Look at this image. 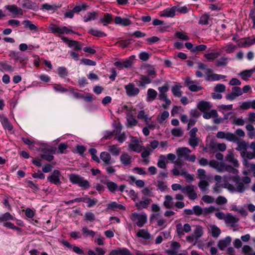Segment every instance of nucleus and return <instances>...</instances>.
<instances>
[{"mask_svg": "<svg viewBox=\"0 0 255 255\" xmlns=\"http://www.w3.org/2000/svg\"><path fill=\"white\" fill-rule=\"evenodd\" d=\"M69 180L72 184H77L83 189H87L90 187L89 182L78 174H71L69 175Z\"/></svg>", "mask_w": 255, "mask_h": 255, "instance_id": "1", "label": "nucleus"}, {"mask_svg": "<svg viewBox=\"0 0 255 255\" xmlns=\"http://www.w3.org/2000/svg\"><path fill=\"white\" fill-rule=\"evenodd\" d=\"M62 176L61 172L57 169H55L51 174L47 176V180L51 183L57 186L60 185L62 182L60 181V177Z\"/></svg>", "mask_w": 255, "mask_h": 255, "instance_id": "2", "label": "nucleus"}, {"mask_svg": "<svg viewBox=\"0 0 255 255\" xmlns=\"http://www.w3.org/2000/svg\"><path fill=\"white\" fill-rule=\"evenodd\" d=\"M182 193L187 195L188 198L191 200H194L197 198V193L195 191V186L193 185H188L184 186Z\"/></svg>", "mask_w": 255, "mask_h": 255, "instance_id": "3", "label": "nucleus"}, {"mask_svg": "<svg viewBox=\"0 0 255 255\" xmlns=\"http://www.w3.org/2000/svg\"><path fill=\"white\" fill-rule=\"evenodd\" d=\"M125 89L126 90L127 95L129 97L136 96L139 93V89L135 87L134 84L133 83H129L128 85L125 86Z\"/></svg>", "mask_w": 255, "mask_h": 255, "instance_id": "4", "label": "nucleus"}, {"mask_svg": "<svg viewBox=\"0 0 255 255\" xmlns=\"http://www.w3.org/2000/svg\"><path fill=\"white\" fill-rule=\"evenodd\" d=\"M196 83V81L192 80L189 77H187L185 81V86L188 87L191 92H198L203 89L202 87L197 86Z\"/></svg>", "mask_w": 255, "mask_h": 255, "instance_id": "5", "label": "nucleus"}, {"mask_svg": "<svg viewBox=\"0 0 255 255\" xmlns=\"http://www.w3.org/2000/svg\"><path fill=\"white\" fill-rule=\"evenodd\" d=\"M42 151L43 152V154L40 155L41 158L49 162L53 160L54 156L52 154L55 153V150L54 149L44 148L42 149Z\"/></svg>", "mask_w": 255, "mask_h": 255, "instance_id": "6", "label": "nucleus"}, {"mask_svg": "<svg viewBox=\"0 0 255 255\" xmlns=\"http://www.w3.org/2000/svg\"><path fill=\"white\" fill-rule=\"evenodd\" d=\"M132 216L134 219L137 220L136 225L138 227H142L146 223L147 218L145 215H139L136 213L132 214Z\"/></svg>", "mask_w": 255, "mask_h": 255, "instance_id": "7", "label": "nucleus"}, {"mask_svg": "<svg viewBox=\"0 0 255 255\" xmlns=\"http://www.w3.org/2000/svg\"><path fill=\"white\" fill-rule=\"evenodd\" d=\"M120 159L121 163L124 166L131 165L132 162V157L126 152L122 153L120 157Z\"/></svg>", "mask_w": 255, "mask_h": 255, "instance_id": "8", "label": "nucleus"}, {"mask_svg": "<svg viewBox=\"0 0 255 255\" xmlns=\"http://www.w3.org/2000/svg\"><path fill=\"white\" fill-rule=\"evenodd\" d=\"M191 152L188 147H179L176 149V154L179 159H186L188 154Z\"/></svg>", "mask_w": 255, "mask_h": 255, "instance_id": "9", "label": "nucleus"}, {"mask_svg": "<svg viewBox=\"0 0 255 255\" xmlns=\"http://www.w3.org/2000/svg\"><path fill=\"white\" fill-rule=\"evenodd\" d=\"M114 22L116 24H119L123 26H128L132 23L129 18H122L120 16H116Z\"/></svg>", "mask_w": 255, "mask_h": 255, "instance_id": "10", "label": "nucleus"}, {"mask_svg": "<svg viewBox=\"0 0 255 255\" xmlns=\"http://www.w3.org/2000/svg\"><path fill=\"white\" fill-rule=\"evenodd\" d=\"M5 7L13 14L22 15L23 14L22 9L15 4L7 5L5 6Z\"/></svg>", "mask_w": 255, "mask_h": 255, "instance_id": "11", "label": "nucleus"}, {"mask_svg": "<svg viewBox=\"0 0 255 255\" xmlns=\"http://www.w3.org/2000/svg\"><path fill=\"white\" fill-rule=\"evenodd\" d=\"M176 8L177 7L175 6L170 8H167L161 12L160 16L163 17H173L175 15Z\"/></svg>", "mask_w": 255, "mask_h": 255, "instance_id": "12", "label": "nucleus"}, {"mask_svg": "<svg viewBox=\"0 0 255 255\" xmlns=\"http://www.w3.org/2000/svg\"><path fill=\"white\" fill-rule=\"evenodd\" d=\"M101 182L106 185L109 191L112 193H115L118 190V185L115 182L107 180L105 181H101Z\"/></svg>", "mask_w": 255, "mask_h": 255, "instance_id": "13", "label": "nucleus"}, {"mask_svg": "<svg viewBox=\"0 0 255 255\" xmlns=\"http://www.w3.org/2000/svg\"><path fill=\"white\" fill-rule=\"evenodd\" d=\"M142 199L143 200L135 204V206L137 207L138 210H141L143 208H147L148 205L152 201L151 199H147L145 197H142Z\"/></svg>", "mask_w": 255, "mask_h": 255, "instance_id": "14", "label": "nucleus"}, {"mask_svg": "<svg viewBox=\"0 0 255 255\" xmlns=\"http://www.w3.org/2000/svg\"><path fill=\"white\" fill-rule=\"evenodd\" d=\"M180 247V244L179 243L176 242H172L171 245L170 249L166 250L165 253L170 255H176Z\"/></svg>", "mask_w": 255, "mask_h": 255, "instance_id": "15", "label": "nucleus"}, {"mask_svg": "<svg viewBox=\"0 0 255 255\" xmlns=\"http://www.w3.org/2000/svg\"><path fill=\"white\" fill-rule=\"evenodd\" d=\"M231 241V238L229 236H228L225 239L220 240L218 242V246L221 250L223 251L227 246L230 244Z\"/></svg>", "mask_w": 255, "mask_h": 255, "instance_id": "16", "label": "nucleus"}, {"mask_svg": "<svg viewBox=\"0 0 255 255\" xmlns=\"http://www.w3.org/2000/svg\"><path fill=\"white\" fill-rule=\"evenodd\" d=\"M139 81H136L137 85L141 87H145V85L151 83L152 80L147 76L141 75L139 77Z\"/></svg>", "mask_w": 255, "mask_h": 255, "instance_id": "17", "label": "nucleus"}, {"mask_svg": "<svg viewBox=\"0 0 255 255\" xmlns=\"http://www.w3.org/2000/svg\"><path fill=\"white\" fill-rule=\"evenodd\" d=\"M157 96V92L153 89H148L147 91L146 102H151L154 100Z\"/></svg>", "mask_w": 255, "mask_h": 255, "instance_id": "18", "label": "nucleus"}, {"mask_svg": "<svg viewBox=\"0 0 255 255\" xmlns=\"http://www.w3.org/2000/svg\"><path fill=\"white\" fill-rule=\"evenodd\" d=\"M108 210L116 211L117 209L125 210L126 207L122 204H118L116 202H112L107 205Z\"/></svg>", "mask_w": 255, "mask_h": 255, "instance_id": "19", "label": "nucleus"}, {"mask_svg": "<svg viewBox=\"0 0 255 255\" xmlns=\"http://www.w3.org/2000/svg\"><path fill=\"white\" fill-rule=\"evenodd\" d=\"M211 106L209 102L202 101L197 105V108L202 112L210 109Z\"/></svg>", "mask_w": 255, "mask_h": 255, "instance_id": "20", "label": "nucleus"}, {"mask_svg": "<svg viewBox=\"0 0 255 255\" xmlns=\"http://www.w3.org/2000/svg\"><path fill=\"white\" fill-rule=\"evenodd\" d=\"M235 143H237L238 144V147L236 148V149L239 151L243 150V152L241 154H245V151L246 150L248 146L247 143L245 141L241 140L240 138H239L238 141H236Z\"/></svg>", "mask_w": 255, "mask_h": 255, "instance_id": "21", "label": "nucleus"}, {"mask_svg": "<svg viewBox=\"0 0 255 255\" xmlns=\"http://www.w3.org/2000/svg\"><path fill=\"white\" fill-rule=\"evenodd\" d=\"M21 5L24 8L33 10H35L36 7L35 3L30 0H23Z\"/></svg>", "mask_w": 255, "mask_h": 255, "instance_id": "22", "label": "nucleus"}, {"mask_svg": "<svg viewBox=\"0 0 255 255\" xmlns=\"http://www.w3.org/2000/svg\"><path fill=\"white\" fill-rule=\"evenodd\" d=\"M100 158L102 161L104 162L105 164L109 165L111 163V156L108 152L105 151L101 152L100 154Z\"/></svg>", "mask_w": 255, "mask_h": 255, "instance_id": "23", "label": "nucleus"}, {"mask_svg": "<svg viewBox=\"0 0 255 255\" xmlns=\"http://www.w3.org/2000/svg\"><path fill=\"white\" fill-rule=\"evenodd\" d=\"M181 86L179 83H177L171 88V91L173 94L177 97H180L182 96V92L180 90Z\"/></svg>", "mask_w": 255, "mask_h": 255, "instance_id": "24", "label": "nucleus"}, {"mask_svg": "<svg viewBox=\"0 0 255 255\" xmlns=\"http://www.w3.org/2000/svg\"><path fill=\"white\" fill-rule=\"evenodd\" d=\"M97 13L96 11L88 12L84 16V21L87 22L88 21L95 20L97 19Z\"/></svg>", "mask_w": 255, "mask_h": 255, "instance_id": "25", "label": "nucleus"}, {"mask_svg": "<svg viewBox=\"0 0 255 255\" xmlns=\"http://www.w3.org/2000/svg\"><path fill=\"white\" fill-rule=\"evenodd\" d=\"M95 252L90 250L88 251V255H104L106 253L105 250L103 248L97 247L95 248Z\"/></svg>", "mask_w": 255, "mask_h": 255, "instance_id": "26", "label": "nucleus"}, {"mask_svg": "<svg viewBox=\"0 0 255 255\" xmlns=\"http://www.w3.org/2000/svg\"><path fill=\"white\" fill-rule=\"evenodd\" d=\"M49 29L54 34H63L64 32L62 30V27H60L59 26L52 24L49 26Z\"/></svg>", "mask_w": 255, "mask_h": 255, "instance_id": "27", "label": "nucleus"}, {"mask_svg": "<svg viewBox=\"0 0 255 255\" xmlns=\"http://www.w3.org/2000/svg\"><path fill=\"white\" fill-rule=\"evenodd\" d=\"M136 236L138 237L142 238L145 240H148L150 238V234L144 229H140L136 233Z\"/></svg>", "mask_w": 255, "mask_h": 255, "instance_id": "28", "label": "nucleus"}, {"mask_svg": "<svg viewBox=\"0 0 255 255\" xmlns=\"http://www.w3.org/2000/svg\"><path fill=\"white\" fill-rule=\"evenodd\" d=\"M1 123L3 127L8 130L11 131L12 130L13 126L6 117H3L1 120Z\"/></svg>", "mask_w": 255, "mask_h": 255, "instance_id": "29", "label": "nucleus"}, {"mask_svg": "<svg viewBox=\"0 0 255 255\" xmlns=\"http://www.w3.org/2000/svg\"><path fill=\"white\" fill-rule=\"evenodd\" d=\"M218 116V114L216 110H212L210 112H204L203 117L205 119H209L212 117L216 118Z\"/></svg>", "mask_w": 255, "mask_h": 255, "instance_id": "30", "label": "nucleus"}, {"mask_svg": "<svg viewBox=\"0 0 255 255\" xmlns=\"http://www.w3.org/2000/svg\"><path fill=\"white\" fill-rule=\"evenodd\" d=\"M209 14L207 13H205L201 16L198 23L202 25H208L209 24Z\"/></svg>", "mask_w": 255, "mask_h": 255, "instance_id": "31", "label": "nucleus"}, {"mask_svg": "<svg viewBox=\"0 0 255 255\" xmlns=\"http://www.w3.org/2000/svg\"><path fill=\"white\" fill-rule=\"evenodd\" d=\"M112 19V15L110 13L104 14V17L100 19V22L103 23L104 26H107L111 22Z\"/></svg>", "mask_w": 255, "mask_h": 255, "instance_id": "32", "label": "nucleus"}, {"mask_svg": "<svg viewBox=\"0 0 255 255\" xmlns=\"http://www.w3.org/2000/svg\"><path fill=\"white\" fill-rule=\"evenodd\" d=\"M221 55V52H211L206 53L204 54V57L207 59L208 61H213L216 58L218 57Z\"/></svg>", "mask_w": 255, "mask_h": 255, "instance_id": "33", "label": "nucleus"}, {"mask_svg": "<svg viewBox=\"0 0 255 255\" xmlns=\"http://www.w3.org/2000/svg\"><path fill=\"white\" fill-rule=\"evenodd\" d=\"M226 159L228 161L233 163L234 166L238 167V162L237 160L234 159V155L233 152L229 151L228 154L226 156Z\"/></svg>", "mask_w": 255, "mask_h": 255, "instance_id": "34", "label": "nucleus"}, {"mask_svg": "<svg viewBox=\"0 0 255 255\" xmlns=\"http://www.w3.org/2000/svg\"><path fill=\"white\" fill-rule=\"evenodd\" d=\"M109 151L115 156H118L121 152V148L118 147L117 145H112L109 146Z\"/></svg>", "mask_w": 255, "mask_h": 255, "instance_id": "35", "label": "nucleus"}, {"mask_svg": "<svg viewBox=\"0 0 255 255\" xmlns=\"http://www.w3.org/2000/svg\"><path fill=\"white\" fill-rule=\"evenodd\" d=\"M88 33L94 36L98 37H103L106 36V34L104 32L100 31L99 30L94 29L93 28H91L89 30Z\"/></svg>", "mask_w": 255, "mask_h": 255, "instance_id": "36", "label": "nucleus"}, {"mask_svg": "<svg viewBox=\"0 0 255 255\" xmlns=\"http://www.w3.org/2000/svg\"><path fill=\"white\" fill-rule=\"evenodd\" d=\"M203 234V228L201 226H197L193 234V237L195 239H198Z\"/></svg>", "mask_w": 255, "mask_h": 255, "instance_id": "37", "label": "nucleus"}, {"mask_svg": "<svg viewBox=\"0 0 255 255\" xmlns=\"http://www.w3.org/2000/svg\"><path fill=\"white\" fill-rule=\"evenodd\" d=\"M166 160V158L165 155H160L159 157V159L157 162V166L158 167L165 169L166 168V164L165 162V160Z\"/></svg>", "mask_w": 255, "mask_h": 255, "instance_id": "38", "label": "nucleus"}, {"mask_svg": "<svg viewBox=\"0 0 255 255\" xmlns=\"http://www.w3.org/2000/svg\"><path fill=\"white\" fill-rule=\"evenodd\" d=\"M165 200L163 203L164 206L166 208L170 209L173 206V198L170 195H166L165 197Z\"/></svg>", "mask_w": 255, "mask_h": 255, "instance_id": "39", "label": "nucleus"}, {"mask_svg": "<svg viewBox=\"0 0 255 255\" xmlns=\"http://www.w3.org/2000/svg\"><path fill=\"white\" fill-rule=\"evenodd\" d=\"M228 57H223L216 60V66L218 67L221 66H226L228 64Z\"/></svg>", "mask_w": 255, "mask_h": 255, "instance_id": "40", "label": "nucleus"}, {"mask_svg": "<svg viewBox=\"0 0 255 255\" xmlns=\"http://www.w3.org/2000/svg\"><path fill=\"white\" fill-rule=\"evenodd\" d=\"M83 235L85 237H93L95 236V232L92 230H90L87 227H83L82 229Z\"/></svg>", "mask_w": 255, "mask_h": 255, "instance_id": "41", "label": "nucleus"}, {"mask_svg": "<svg viewBox=\"0 0 255 255\" xmlns=\"http://www.w3.org/2000/svg\"><path fill=\"white\" fill-rule=\"evenodd\" d=\"M238 219L233 216L231 214H228L225 221L227 223L232 224V227L235 226L234 224L238 222Z\"/></svg>", "mask_w": 255, "mask_h": 255, "instance_id": "42", "label": "nucleus"}, {"mask_svg": "<svg viewBox=\"0 0 255 255\" xmlns=\"http://www.w3.org/2000/svg\"><path fill=\"white\" fill-rule=\"evenodd\" d=\"M225 139L229 141L236 142L238 141L239 137L233 133L227 132H226Z\"/></svg>", "mask_w": 255, "mask_h": 255, "instance_id": "43", "label": "nucleus"}, {"mask_svg": "<svg viewBox=\"0 0 255 255\" xmlns=\"http://www.w3.org/2000/svg\"><path fill=\"white\" fill-rule=\"evenodd\" d=\"M209 183L205 180L201 179L198 183V186L202 192H205L207 190Z\"/></svg>", "mask_w": 255, "mask_h": 255, "instance_id": "44", "label": "nucleus"}, {"mask_svg": "<svg viewBox=\"0 0 255 255\" xmlns=\"http://www.w3.org/2000/svg\"><path fill=\"white\" fill-rule=\"evenodd\" d=\"M61 39L64 42L67 43L69 47H72L78 44L79 42L77 41L74 40H70L67 37L65 36H60Z\"/></svg>", "mask_w": 255, "mask_h": 255, "instance_id": "45", "label": "nucleus"}, {"mask_svg": "<svg viewBox=\"0 0 255 255\" xmlns=\"http://www.w3.org/2000/svg\"><path fill=\"white\" fill-rule=\"evenodd\" d=\"M58 75L61 78H65L68 74V72L66 68L64 67H59L57 69Z\"/></svg>", "mask_w": 255, "mask_h": 255, "instance_id": "46", "label": "nucleus"}, {"mask_svg": "<svg viewBox=\"0 0 255 255\" xmlns=\"http://www.w3.org/2000/svg\"><path fill=\"white\" fill-rule=\"evenodd\" d=\"M23 24L24 25L25 28H28L30 30H36L37 29V26L32 24L31 21L29 20H24Z\"/></svg>", "mask_w": 255, "mask_h": 255, "instance_id": "47", "label": "nucleus"}, {"mask_svg": "<svg viewBox=\"0 0 255 255\" xmlns=\"http://www.w3.org/2000/svg\"><path fill=\"white\" fill-rule=\"evenodd\" d=\"M193 214L197 216H201L203 214V208L199 205H195L193 207Z\"/></svg>", "mask_w": 255, "mask_h": 255, "instance_id": "48", "label": "nucleus"}, {"mask_svg": "<svg viewBox=\"0 0 255 255\" xmlns=\"http://www.w3.org/2000/svg\"><path fill=\"white\" fill-rule=\"evenodd\" d=\"M132 142H135L136 143L135 144H131L130 143L128 145V146L130 148H131L132 150L136 151L137 152H139L141 151V147L140 146L139 144L138 143V141L137 140L133 141L132 140Z\"/></svg>", "mask_w": 255, "mask_h": 255, "instance_id": "49", "label": "nucleus"}, {"mask_svg": "<svg viewBox=\"0 0 255 255\" xmlns=\"http://www.w3.org/2000/svg\"><path fill=\"white\" fill-rule=\"evenodd\" d=\"M211 234L213 237L217 238L221 234V230L216 226L214 225L211 228Z\"/></svg>", "mask_w": 255, "mask_h": 255, "instance_id": "50", "label": "nucleus"}, {"mask_svg": "<svg viewBox=\"0 0 255 255\" xmlns=\"http://www.w3.org/2000/svg\"><path fill=\"white\" fill-rule=\"evenodd\" d=\"M199 139L197 137H190L189 139L188 143L189 144L193 147H195L197 146L199 144Z\"/></svg>", "mask_w": 255, "mask_h": 255, "instance_id": "51", "label": "nucleus"}, {"mask_svg": "<svg viewBox=\"0 0 255 255\" xmlns=\"http://www.w3.org/2000/svg\"><path fill=\"white\" fill-rule=\"evenodd\" d=\"M119 255H132L130 251L126 248H118Z\"/></svg>", "mask_w": 255, "mask_h": 255, "instance_id": "52", "label": "nucleus"}, {"mask_svg": "<svg viewBox=\"0 0 255 255\" xmlns=\"http://www.w3.org/2000/svg\"><path fill=\"white\" fill-rule=\"evenodd\" d=\"M123 63L124 68H129L133 65V58L131 57H130L128 58L125 59Z\"/></svg>", "mask_w": 255, "mask_h": 255, "instance_id": "53", "label": "nucleus"}, {"mask_svg": "<svg viewBox=\"0 0 255 255\" xmlns=\"http://www.w3.org/2000/svg\"><path fill=\"white\" fill-rule=\"evenodd\" d=\"M13 220V216L8 212H6L0 217V222L7 221Z\"/></svg>", "mask_w": 255, "mask_h": 255, "instance_id": "54", "label": "nucleus"}, {"mask_svg": "<svg viewBox=\"0 0 255 255\" xmlns=\"http://www.w3.org/2000/svg\"><path fill=\"white\" fill-rule=\"evenodd\" d=\"M157 187L161 192L164 191L167 188L165 182L159 180H157Z\"/></svg>", "mask_w": 255, "mask_h": 255, "instance_id": "55", "label": "nucleus"}, {"mask_svg": "<svg viewBox=\"0 0 255 255\" xmlns=\"http://www.w3.org/2000/svg\"><path fill=\"white\" fill-rule=\"evenodd\" d=\"M58 8H59V6L55 4L50 5L48 3H44L42 5V9L46 10H56Z\"/></svg>", "mask_w": 255, "mask_h": 255, "instance_id": "56", "label": "nucleus"}, {"mask_svg": "<svg viewBox=\"0 0 255 255\" xmlns=\"http://www.w3.org/2000/svg\"><path fill=\"white\" fill-rule=\"evenodd\" d=\"M147 76L151 80L156 76V71L155 68L149 69L146 71Z\"/></svg>", "mask_w": 255, "mask_h": 255, "instance_id": "57", "label": "nucleus"}, {"mask_svg": "<svg viewBox=\"0 0 255 255\" xmlns=\"http://www.w3.org/2000/svg\"><path fill=\"white\" fill-rule=\"evenodd\" d=\"M241 78L244 80H246L247 78H250L252 76V74L249 70H246L242 71L240 74Z\"/></svg>", "mask_w": 255, "mask_h": 255, "instance_id": "58", "label": "nucleus"}, {"mask_svg": "<svg viewBox=\"0 0 255 255\" xmlns=\"http://www.w3.org/2000/svg\"><path fill=\"white\" fill-rule=\"evenodd\" d=\"M27 183L28 186L34 192H36L40 189L38 184L34 183L32 181L29 180Z\"/></svg>", "mask_w": 255, "mask_h": 255, "instance_id": "59", "label": "nucleus"}, {"mask_svg": "<svg viewBox=\"0 0 255 255\" xmlns=\"http://www.w3.org/2000/svg\"><path fill=\"white\" fill-rule=\"evenodd\" d=\"M85 220L90 222H93L95 220V214L91 212H86L85 215Z\"/></svg>", "mask_w": 255, "mask_h": 255, "instance_id": "60", "label": "nucleus"}, {"mask_svg": "<svg viewBox=\"0 0 255 255\" xmlns=\"http://www.w3.org/2000/svg\"><path fill=\"white\" fill-rule=\"evenodd\" d=\"M226 90V86L223 84H218L214 87V91L216 92L222 93L224 92Z\"/></svg>", "mask_w": 255, "mask_h": 255, "instance_id": "61", "label": "nucleus"}, {"mask_svg": "<svg viewBox=\"0 0 255 255\" xmlns=\"http://www.w3.org/2000/svg\"><path fill=\"white\" fill-rule=\"evenodd\" d=\"M0 66L5 71L12 72L13 70L12 67L5 62L1 63Z\"/></svg>", "mask_w": 255, "mask_h": 255, "instance_id": "62", "label": "nucleus"}, {"mask_svg": "<svg viewBox=\"0 0 255 255\" xmlns=\"http://www.w3.org/2000/svg\"><path fill=\"white\" fill-rule=\"evenodd\" d=\"M9 56L14 59L15 61H18L21 57L19 52H16L14 51H10Z\"/></svg>", "mask_w": 255, "mask_h": 255, "instance_id": "63", "label": "nucleus"}, {"mask_svg": "<svg viewBox=\"0 0 255 255\" xmlns=\"http://www.w3.org/2000/svg\"><path fill=\"white\" fill-rule=\"evenodd\" d=\"M172 134L176 137H181L183 135V132L180 128H174L171 130Z\"/></svg>", "mask_w": 255, "mask_h": 255, "instance_id": "64", "label": "nucleus"}]
</instances>
